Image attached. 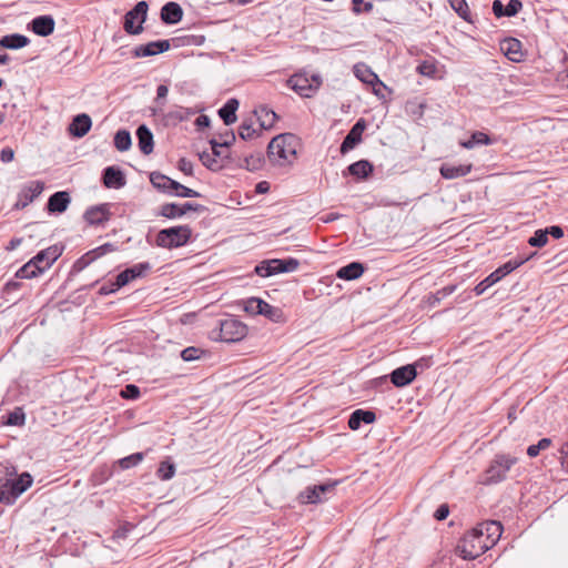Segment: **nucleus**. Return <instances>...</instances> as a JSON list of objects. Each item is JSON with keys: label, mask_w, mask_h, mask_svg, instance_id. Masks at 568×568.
I'll use <instances>...</instances> for the list:
<instances>
[{"label": "nucleus", "mask_w": 568, "mask_h": 568, "mask_svg": "<svg viewBox=\"0 0 568 568\" xmlns=\"http://www.w3.org/2000/svg\"><path fill=\"white\" fill-rule=\"evenodd\" d=\"M136 136L139 140V149L140 151L149 155L153 152V134L150 129L142 124L136 130Z\"/></svg>", "instance_id": "27"}, {"label": "nucleus", "mask_w": 568, "mask_h": 568, "mask_svg": "<svg viewBox=\"0 0 568 568\" xmlns=\"http://www.w3.org/2000/svg\"><path fill=\"white\" fill-rule=\"evenodd\" d=\"M183 10L176 2H168L161 9V19L166 24H176L182 20Z\"/></svg>", "instance_id": "22"}, {"label": "nucleus", "mask_w": 568, "mask_h": 568, "mask_svg": "<svg viewBox=\"0 0 568 568\" xmlns=\"http://www.w3.org/2000/svg\"><path fill=\"white\" fill-rule=\"evenodd\" d=\"M260 123V131L271 129L277 120V114L266 106H261L254 111Z\"/></svg>", "instance_id": "32"}, {"label": "nucleus", "mask_w": 568, "mask_h": 568, "mask_svg": "<svg viewBox=\"0 0 568 568\" xmlns=\"http://www.w3.org/2000/svg\"><path fill=\"white\" fill-rule=\"evenodd\" d=\"M144 458L143 453H134L130 456L123 457L119 460V465L122 469H130L139 465Z\"/></svg>", "instance_id": "45"}, {"label": "nucleus", "mask_w": 568, "mask_h": 568, "mask_svg": "<svg viewBox=\"0 0 568 568\" xmlns=\"http://www.w3.org/2000/svg\"><path fill=\"white\" fill-rule=\"evenodd\" d=\"M335 484H322L315 486H308L298 495V499L302 504H317L323 499L322 494L333 490Z\"/></svg>", "instance_id": "13"}, {"label": "nucleus", "mask_w": 568, "mask_h": 568, "mask_svg": "<svg viewBox=\"0 0 568 568\" xmlns=\"http://www.w3.org/2000/svg\"><path fill=\"white\" fill-rule=\"evenodd\" d=\"M110 215V205L100 204L89 207L84 213V220L91 225H99L108 221Z\"/></svg>", "instance_id": "18"}, {"label": "nucleus", "mask_w": 568, "mask_h": 568, "mask_svg": "<svg viewBox=\"0 0 568 568\" xmlns=\"http://www.w3.org/2000/svg\"><path fill=\"white\" fill-rule=\"evenodd\" d=\"M192 235L187 225L163 229L156 234L155 243L160 247L174 248L185 245Z\"/></svg>", "instance_id": "4"}, {"label": "nucleus", "mask_w": 568, "mask_h": 568, "mask_svg": "<svg viewBox=\"0 0 568 568\" xmlns=\"http://www.w3.org/2000/svg\"><path fill=\"white\" fill-rule=\"evenodd\" d=\"M45 271V266L38 264L32 257L29 262L22 265L16 273L18 278H33L39 276Z\"/></svg>", "instance_id": "30"}, {"label": "nucleus", "mask_w": 568, "mask_h": 568, "mask_svg": "<svg viewBox=\"0 0 568 568\" xmlns=\"http://www.w3.org/2000/svg\"><path fill=\"white\" fill-rule=\"evenodd\" d=\"M263 300L251 297L244 302V311L250 315H260Z\"/></svg>", "instance_id": "47"}, {"label": "nucleus", "mask_w": 568, "mask_h": 568, "mask_svg": "<svg viewBox=\"0 0 568 568\" xmlns=\"http://www.w3.org/2000/svg\"><path fill=\"white\" fill-rule=\"evenodd\" d=\"M273 266V260L263 261L255 266V273L261 277H268L275 275Z\"/></svg>", "instance_id": "50"}, {"label": "nucleus", "mask_w": 568, "mask_h": 568, "mask_svg": "<svg viewBox=\"0 0 568 568\" xmlns=\"http://www.w3.org/2000/svg\"><path fill=\"white\" fill-rule=\"evenodd\" d=\"M500 49L510 61L520 62L524 59L523 44L515 38L503 40Z\"/></svg>", "instance_id": "16"}, {"label": "nucleus", "mask_w": 568, "mask_h": 568, "mask_svg": "<svg viewBox=\"0 0 568 568\" xmlns=\"http://www.w3.org/2000/svg\"><path fill=\"white\" fill-rule=\"evenodd\" d=\"M452 8L458 13L460 18L470 21V11L465 0H448Z\"/></svg>", "instance_id": "44"}, {"label": "nucleus", "mask_w": 568, "mask_h": 568, "mask_svg": "<svg viewBox=\"0 0 568 568\" xmlns=\"http://www.w3.org/2000/svg\"><path fill=\"white\" fill-rule=\"evenodd\" d=\"M179 169L183 173H185L187 175H192L193 174V164H192V162L186 160V159H184V158L180 159V161H179Z\"/></svg>", "instance_id": "60"}, {"label": "nucleus", "mask_w": 568, "mask_h": 568, "mask_svg": "<svg viewBox=\"0 0 568 568\" xmlns=\"http://www.w3.org/2000/svg\"><path fill=\"white\" fill-rule=\"evenodd\" d=\"M95 258H98L95 256V254H91V251L88 252L87 254H84L83 256H81L75 263H74V268L77 271H82L83 268H85L90 263H92Z\"/></svg>", "instance_id": "55"}, {"label": "nucleus", "mask_w": 568, "mask_h": 568, "mask_svg": "<svg viewBox=\"0 0 568 568\" xmlns=\"http://www.w3.org/2000/svg\"><path fill=\"white\" fill-rule=\"evenodd\" d=\"M148 9V2L142 0L139 1L132 10L125 13L123 28L126 33L140 34L143 31L142 23L146 19Z\"/></svg>", "instance_id": "7"}, {"label": "nucleus", "mask_w": 568, "mask_h": 568, "mask_svg": "<svg viewBox=\"0 0 568 568\" xmlns=\"http://www.w3.org/2000/svg\"><path fill=\"white\" fill-rule=\"evenodd\" d=\"M204 206L197 203H184L182 205L175 203L163 204L160 209V215L166 219H176L185 215L190 211H203Z\"/></svg>", "instance_id": "9"}, {"label": "nucleus", "mask_w": 568, "mask_h": 568, "mask_svg": "<svg viewBox=\"0 0 568 568\" xmlns=\"http://www.w3.org/2000/svg\"><path fill=\"white\" fill-rule=\"evenodd\" d=\"M132 140L128 130H119L114 135V146L120 152L128 151L131 148Z\"/></svg>", "instance_id": "39"}, {"label": "nucleus", "mask_w": 568, "mask_h": 568, "mask_svg": "<svg viewBox=\"0 0 568 568\" xmlns=\"http://www.w3.org/2000/svg\"><path fill=\"white\" fill-rule=\"evenodd\" d=\"M417 72L425 77H435L437 73V63L435 59L422 61L417 67Z\"/></svg>", "instance_id": "42"}, {"label": "nucleus", "mask_w": 568, "mask_h": 568, "mask_svg": "<svg viewBox=\"0 0 568 568\" xmlns=\"http://www.w3.org/2000/svg\"><path fill=\"white\" fill-rule=\"evenodd\" d=\"M33 483L32 476L24 471L18 476L16 466L7 463L0 465V504L13 505Z\"/></svg>", "instance_id": "1"}, {"label": "nucleus", "mask_w": 568, "mask_h": 568, "mask_svg": "<svg viewBox=\"0 0 568 568\" xmlns=\"http://www.w3.org/2000/svg\"><path fill=\"white\" fill-rule=\"evenodd\" d=\"M174 191L176 192L175 194L181 197H199V196H201V194L197 191L192 190L187 186H184L181 183H179V185H176L174 187Z\"/></svg>", "instance_id": "54"}, {"label": "nucleus", "mask_w": 568, "mask_h": 568, "mask_svg": "<svg viewBox=\"0 0 568 568\" xmlns=\"http://www.w3.org/2000/svg\"><path fill=\"white\" fill-rule=\"evenodd\" d=\"M114 251V246L111 243H105L91 251V254H95L97 257L104 255L108 252Z\"/></svg>", "instance_id": "61"}, {"label": "nucleus", "mask_w": 568, "mask_h": 568, "mask_svg": "<svg viewBox=\"0 0 568 568\" xmlns=\"http://www.w3.org/2000/svg\"><path fill=\"white\" fill-rule=\"evenodd\" d=\"M260 315L265 316L274 323H282L284 321V314L280 307L273 306L267 302H263Z\"/></svg>", "instance_id": "37"}, {"label": "nucleus", "mask_w": 568, "mask_h": 568, "mask_svg": "<svg viewBox=\"0 0 568 568\" xmlns=\"http://www.w3.org/2000/svg\"><path fill=\"white\" fill-rule=\"evenodd\" d=\"M313 80L317 81V78L314 77ZM287 85L301 97L308 98L318 88L320 82L313 85L305 75L294 74L287 80Z\"/></svg>", "instance_id": "11"}, {"label": "nucleus", "mask_w": 568, "mask_h": 568, "mask_svg": "<svg viewBox=\"0 0 568 568\" xmlns=\"http://www.w3.org/2000/svg\"><path fill=\"white\" fill-rule=\"evenodd\" d=\"M488 544L480 541V536L471 530L459 540L456 551L465 560H473L489 550Z\"/></svg>", "instance_id": "5"}, {"label": "nucleus", "mask_w": 568, "mask_h": 568, "mask_svg": "<svg viewBox=\"0 0 568 568\" xmlns=\"http://www.w3.org/2000/svg\"><path fill=\"white\" fill-rule=\"evenodd\" d=\"M523 8L520 0H509L505 7V17H515Z\"/></svg>", "instance_id": "56"}, {"label": "nucleus", "mask_w": 568, "mask_h": 568, "mask_svg": "<svg viewBox=\"0 0 568 568\" xmlns=\"http://www.w3.org/2000/svg\"><path fill=\"white\" fill-rule=\"evenodd\" d=\"M258 132H261L260 128L258 129L254 128L251 120L250 121H243L241 123V125L239 126V135L243 140H251L255 135H257Z\"/></svg>", "instance_id": "43"}, {"label": "nucleus", "mask_w": 568, "mask_h": 568, "mask_svg": "<svg viewBox=\"0 0 568 568\" xmlns=\"http://www.w3.org/2000/svg\"><path fill=\"white\" fill-rule=\"evenodd\" d=\"M491 144L490 138L480 131L474 132L468 141L462 142V146L465 149H473L476 145H489Z\"/></svg>", "instance_id": "38"}, {"label": "nucleus", "mask_w": 568, "mask_h": 568, "mask_svg": "<svg viewBox=\"0 0 568 568\" xmlns=\"http://www.w3.org/2000/svg\"><path fill=\"white\" fill-rule=\"evenodd\" d=\"M493 12L497 18L505 17V6L500 0H494L491 6Z\"/></svg>", "instance_id": "64"}, {"label": "nucleus", "mask_w": 568, "mask_h": 568, "mask_svg": "<svg viewBox=\"0 0 568 568\" xmlns=\"http://www.w3.org/2000/svg\"><path fill=\"white\" fill-rule=\"evenodd\" d=\"M170 49L169 40H158L134 48L133 54L136 58L152 57L163 53Z\"/></svg>", "instance_id": "14"}, {"label": "nucleus", "mask_w": 568, "mask_h": 568, "mask_svg": "<svg viewBox=\"0 0 568 568\" xmlns=\"http://www.w3.org/2000/svg\"><path fill=\"white\" fill-rule=\"evenodd\" d=\"M551 445L550 438H541L538 444L530 445L527 448V455L531 458L537 457L540 450L547 449Z\"/></svg>", "instance_id": "48"}, {"label": "nucleus", "mask_w": 568, "mask_h": 568, "mask_svg": "<svg viewBox=\"0 0 568 568\" xmlns=\"http://www.w3.org/2000/svg\"><path fill=\"white\" fill-rule=\"evenodd\" d=\"M449 515V508L446 504H443L440 505L435 514H434V517L437 519V520H444L447 518V516Z\"/></svg>", "instance_id": "63"}, {"label": "nucleus", "mask_w": 568, "mask_h": 568, "mask_svg": "<svg viewBox=\"0 0 568 568\" xmlns=\"http://www.w3.org/2000/svg\"><path fill=\"white\" fill-rule=\"evenodd\" d=\"M364 273V266L362 263L352 262L346 266L341 267L336 275L338 278L352 281L358 278Z\"/></svg>", "instance_id": "33"}, {"label": "nucleus", "mask_w": 568, "mask_h": 568, "mask_svg": "<svg viewBox=\"0 0 568 568\" xmlns=\"http://www.w3.org/2000/svg\"><path fill=\"white\" fill-rule=\"evenodd\" d=\"M524 262L525 260H510L495 271L501 280L503 277L518 268Z\"/></svg>", "instance_id": "46"}, {"label": "nucleus", "mask_w": 568, "mask_h": 568, "mask_svg": "<svg viewBox=\"0 0 568 568\" xmlns=\"http://www.w3.org/2000/svg\"><path fill=\"white\" fill-rule=\"evenodd\" d=\"M500 281V277L498 276V274L496 273V271H494L493 273H490L486 278H484L481 282H479L474 291L476 293V295H481L485 293V291L493 286L494 284H496L497 282Z\"/></svg>", "instance_id": "41"}, {"label": "nucleus", "mask_w": 568, "mask_h": 568, "mask_svg": "<svg viewBox=\"0 0 568 568\" xmlns=\"http://www.w3.org/2000/svg\"><path fill=\"white\" fill-rule=\"evenodd\" d=\"M200 160L204 166L212 171H217L219 169H221V164L212 153L205 151L200 153Z\"/></svg>", "instance_id": "49"}, {"label": "nucleus", "mask_w": 568, "mask_h": 568, "mask_svg": "<svg viewBox=\"0 0 568 568\" xmlns=\"http://www.w3.org/2000/svg\"><path fill=\"white\" fill-rule=\"evenodd\" d=\"M479 535L484 534L488 537V546L494 547L503 534V526L499 521L489 520L478 525Z\"/></svg>", "instance_id": "17"}, {"label": "nucleus", "mask_w": 568, "mask_h": 568, "mask_svg": "<svg viewBox=\"0 0 568 568\" xmlns=\"http://www.w3.org/2000/svg\"><path fill=\"white\" fill-rule=\"evenodd\" d=\"M54 27L55 22L51 16L36 17L30 23L32 32L40 37H48L52 34L54 31Z\"/></svg>", "instance_id": "19"}, {"label": "nucleus", "mask_w": 568, "mask_h": 568, "mask_svg": "<svg viewBox=\"0 0 568 568\" xmlns=\"http://www.w3.org/2000/svg\"><path fill=\"white\" fill-rule=\"evenodd\" d=\"M354 73L356 78H358L362 82L367 84H374L379 83L382 84V81L377 77L376 73L372 71L369 67H367L364 63H358L354 67Z\"/></svg>", "instance_id": "34"}, {"label": "nucleus", "mask_w": 568, "mask_h": 568, "mask_svg": "<svg viewBox=\"0 0 568 568\" xmlns=\"http://www.w3.org/2000/svg\"><path fill=\"white\" fill-rule=\"evenodd\" d=\"M71 202V197L68 192L59 191L53 193L47 203V209L50 213H63Z\"/></svg>", "instance_id": "20"}, {"label": "nucleus", "mask_w": 568, "mask_h": 568, "mask_svg": "<svg viewBox=\"0 0 568 568\" xmlns=\"http://www.w3.org/2000/svg\"><path fill=\"white\" fill-rule=\"evenodd\" d=\"M121 396L124 398L135 399L140 396V389L136 385L128 384L124 389L121 390Z\"/></svg>", "instance_id": "58"}, {"label": "nucleus", "mask_w": 568, "mask_h": 568, "mask_svg": "<svg viewBox=\"0 0 568 568\" xmlns=\"http://www.w3.org/2000/svg\"><path fill=\"white\" fill-rule=\"evenodd\" d=\"M518 462L517 457L509 454H497L490 462L483 479L484 485H493L504 481L510 468Z\"/></svg>", "instance_id": "3"}, {"label": "nucleus", "mask_w": 568, "mask_h": 568, "mask_svg": "<svg viewBox=\"0 0 568 568\" xmlns=\"http://www.w3.org/2000/svg\"><path fill=\"white\" fill-rule=\"evenodd\" d=\"M376 419V415L372 410L356 409L348 418V427L352 430H357L362 424H372Z\"/></svg>", "instance_id": "24"}, {"label": "nucleus", "mask_w": 568, "mask_h": 568, "mask_svg": "<svg viewBox=\"0 0 568 568\" xmlns=\"http://www.w3.org/2000/svg\"><path fill=\"white\" fill-rule=\"evenodd\" d=\"M239 101L236 99H230L219 110V115L224 121L225 125H231L236 122V111L239 109Z\"/></svg>", "instance_id": "31"}, {"label": "nucleus", "mask_w": 568, "mask_h": 568, "mask_svg": "<svg viewBox=\"0 0 568 568\" xmlns=\"http://www.w3.org/2000/svg\"><path fill=\"white\" fill-rule=\"evenodd\" d=\"M91 125V118L85 113H81L73 118L69 130L73 136L82 138L90 131Z\"/></svg>", "instance_id": "23"}, {"label": "nucleus", "mask_w": 568, "mask_h": 568, "mask_svg": "<svg viewBox=\"0 0 568 568\" xmlns=\"http://www.w3.org/2000/svg\"><path fill=\"white\" fill-rule=\"evenodd\" d=\"M44 189V184L41 181H31L22 187L19 193V199L16 203L17 209H24L36 197H38Z\"/></svg>", "instance_id": "10"}, {"label": "nucleus", "mask_w": 568, "mask_h": 568, "mask_svg": "<svg viewBox=\"0 0 568 568\" xmlns=\"http://www.w3.org/2000/svg\"><path fill=\"white\" fill-rule=\"evenodd\" d=\"M297 139L292 133H283L273 138L267 146L268 159L277 164L291 162L296 156Z\"/></svg>", "instance_id": "2"}, {"label": "nucleus", "mask_w": 568, "mask_h": 568, "mask_svg": "<svg viewBox=\"0 0 568 568\" xmlns=\"http://www.w3.org/2000/svg\"><path fill=\"white\" fill-rule=\"evenodd\" d=\"M417 375L416 365H405L394 369L390 374L392 383L397 387L410 384Z\"/></svg>", "instance_id": "15"}, {"label": "nucleus", "mask_w": 568, "mask_h": 568, "mask_svg": "<svg viewBox=\"0 0 568 568\" xmlns=\"http://www.w3.org/2000/svg\"><path fill=\"white\" fill-rule=\"evenodd\" d=\"M150 181L155 189L165 193H171L172 191H174V187L179 185V182L170 179L169 176L160 172H152L150 174Z\"/></svg>", "instance_id": "28"}, {"label": "nucleus", "mask_w": 568, "mask_h": 568, "mask_svg": "<svg viewBox=\"0 0 568 568\" xmlns=\"http://www.w3.org/2000/svg\"><path fill=\"white\" fill-rule=\"evenodd\" d=\"M14 159V151L11 148H3L0 152V160L3 163H9Z\"/></svg>", "instance_id": "62"}, {"label": "nucleus", "mask_w": 568, "mask_h": 568, "mask_svg": "<svg viewBox=\"0 0 568 568\" xmlns=\"http://www.w3.org/2000/svg\"><path fill=\"white\" fill-rule=\"evenodd\" d=\"M175 475V465L169 460H163L160 463L159 468L156 470V476L161 480H170Z\"/></svg>", "instance_id": "40"}, {"label": "nucleus", "mask_w": 568, "mask_h": 568, "mask_svg": "<svg viewBox=\"0 0 568 568\" xmlns=\"http://www.w3.org/2000/svg\"><path fill=\"white\" fill-rule=\"evenodd\" d=\"M151 270V264L149 262H142L134 264L131 267L122 271L115 278L116 287H123L129 284L131 281L143 277Z\"/></svg>", "instance_id": "8"}, {"label": "nucleus", "mask_w": 568, "mask_h": 568, "mask_svg": "<svg viewBox=\"0 0 568 568\" xmlns=\"http://www.w3.org/2000/svg\"><path fill=\"white\" fill-rule=\"evenodd\" d=\"M247 325L236 317H227L219 322V334L216 339L225 343H236L247 335Z\"/></svg>", "instance_id": "6"}, {"label": "nucleus", "mask_w": 568, "mask_h": 568, "mask_svg": "<svg viewBox=\"0 0 568 568\" xmlns=\"http://www.w3.org/2000/svg\"><path fill=\"white\" fill-rule=\"evenodd\" d=\"M61 251L58 246H50L40 251L33 258L38 264L45 266V270H48L58 260Z\"/></svg>", "instance_id": "29"}, {"label": "nucleus", "mask_w": 568, "mask_h": 568, "mask_svg": "<svg viewBox=\"0 0 568 568\" xmlns=\"http://www.w3.org/2000/svg\"><path fill=\"white\" fill-rule=\"evenodd\" d=\"M548 236L545 230H537L534 235L528 240L531 246L542 247L547 244Z\"/></svg>", "instance_id": "51"}, {"label": "nucleus", "mask_w": 568, "mask_h": 568, "mask_svg": "<svg viewBox=\"0 0 568 568\" xmlns=\"http://www.w3.org/2000/svg\"><path fill=\"white\" fill-rule=\"evenodd\" d=\"M103 183L109 189H121L126 180L121 170L115 166H108L103 171Z\"/></svg>", "instance_id": "21"}, {"label": "nucleus", "mask_w": 568, "mask_h": 568, "mask_svg": "<svg viewBox=\"0 0 568 568\" xmlns=\"http://www.w3.org/2000/svg\"><path fill=\"white\" fill-rule=\"evenodd\" d=\"M204 352L201 348L190 346L181 352V357L185 362H192L201 357Z\"/></svg>", "instance_id": "52"}, {"label": "nucleus", "mask_w": 568, "mask_h": 568, "mask_svg": "<svg viewBox=\"0 0 568 568\" xmlns=\"http://www.w3.org/2000/svg\"><path fill=\"white\" fill-rule=\"evenodd\" d=\"M351 175L366 179L373 173V165L367 160H359L347 168Z\"/></svg>", "instance_id": "35"}, {"label": "nucleus", "mask_w": 568, "mask_h": 568, "mask_svg": "<svg viewBox=\"0 0 568 568\" xmlns=\"http://www.w3.org/2000/svg\"><path fill=\"white\" fill-rule=\"evenodd\" d=\"M30 39L20 33H11L0 38V47L10 50H19L27 47Z\"/></svg>", "instance_id": "26"}, {"label": "nucleus", "mask_w": 568, "mask_h": 568, "mask_svg": "<svg viewBox=\"0 0 568 568\" xmlns=\"http://www.w3.org/2000/svg\"><path fill=\"white\" fill-rule=\"evenodd\" d=\"M366 128V123L364 119H359L353 128L349 130L347 135L344 138L341 144V153L345 154L348 151L353 150L361 141L362 134Z\"/></svg>", "instance_id": "12"}, {"label": "nucleus", "mask_w": 568, "mask_h": 568, "mask_svg": "<svg viewBox=\"0 0 568 568\" xmlns=\"http://www.w3.org/2000/svg\"><path fill=\"white\" fill-rule=\"evenodd\" d=\"M471 164L453 165L444 163L440 169V175L446 180L458 179L467 175L471 171Z\"/></svg>", "instance_id": "25"}, {"label": "nucleus", "mask_w": 568, "mask_h": 568, "mask_svg": "<svg viewBox=\"0 0 568 568\" xmlns=\"http://www.w3.org/2000/svg\"><path fill=\"white\" fill-rule=\"evenodd\" d=\"M245 165L247 170L254 171L261 168L263 158L261 154L251 155L245 158Z\"/></svg>", "instance_id": "57"}, {"label": "nucleus", "mask_w": 568, "mask_h": 568, "mask_svg": "<svg viewBox=\"0 0 568 568\" xmlns=\"http://www.w3.org/2000/svg\"><path fill=\"white\" fill-rule=\"evenodd\" d=\"M273 265H274L273 270H274L275 274L290 273V272H295L298 268L300 262H298V260L293 258V257H290L286 260L274 258Z\"/></svg>", "instance_id": "36"}, {"label": "nucleus", "mask_w": 568, "mask_h": 568, "mask_svg": "<svg viewBox=\"0 0 568 568\" xmlns=\"http://www.w3.org/2000/svg\"><path fill=\"white\" fill-rule=\"evenodd\" d=\"M211 145H212V154L217 159V158H222L223 156V153H222V149L223 148H229L230 146V142H217L216 140H211Z\"/></svg>", "instance_id": "59"}, {"label": "nucleus", "mask_w": 568, "mask_h": 568, "mask_svg": "<svg viewBox=\"0 0 568 568\" xmlns=\"http://www.w3.org/2000/svg\"><path fill=\"white\" fill-rule=\"evenodd\" d=\"M8 425L21 426L24 424V413L21 408H17L8 415Z\"/></svg>", "instance_id": "53"}]
</instances>
